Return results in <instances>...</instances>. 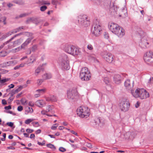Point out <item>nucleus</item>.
Masks as SVG:
<instances>
[{"label": "nucleus", "mask_w": 153, "mask_h": 153, "mask_svg": "<svg viewBox=\"0 0 153 153\" xmlns=\"http://www.w3.org/2000/svg\"><path fill=\"white\" fill-rule=\"evenodd\" d=\"M110 30L119 37H122L125 34L124 30L116 24L111 23L108 25Z\"/></svg>", "instance_id": "f257e3e1"}, {"label": "nucleus", "mask_w": 153, "mask_h": 153, "mask_svg": "<svg viewBox=\"0 0 153 153\" xmlns=\"http://www.w3.org/2000/svg\"><path fill=\"white\" fill-rule=\"evenodd\" d=\"M102 30L101 24L97 20H94L93 22L91 32L92 36H98Z\"/></svg>", "instance_id": "f03ea898"}, {"label": "nucleus", "mask_w": 153, "mask_h": 153, "mask_svg": "<svg viewBox=\"0 0 153 153\" xmlns=\"http://www.w3.org/2000/svg\"><path fill=\"white\" fill-rule=\"evenodd\" d=\"M91 74L88 68L85 67L82 68L80 73V77L81 80L84 81H88L90 79Z\"/></svg>", "instance_id": "7ed1b4c3"}, {"label": "nucleus", "mask_w": 153, "mask_h": 153, "mask_svg": "<svg viewBox=\"0 0 153 153\" xmlns=\"http://www.w3.org/2000/svg\"><path fill=\"white\" fill-rule=\"evenodd\" d=\"M59 59L61 62V65L62 68L66 70H68L70 67L67 56L66 55L63 54Z\"/></svg>", "instance_id": "20e7f679"}, {"label": "nucleus", "mask_w": 153, "mask_h": 153, "mask_svg": "<svg viewBox=\"0 0 153 153\" xmlns=\"http://www.w3.org/2000/svg\"><path fill=\"white\" fill-rule=\"evenodd\" d=\"M77 114L80 117L83 118L87 117L89 113V110L84 106H80L76 110Z\"/></svg>", "instance_id": "39448f33"}, {"label": "nucleus", "mask_w": 153, "mask_h": 153, "mask_svg": "<svg viewBox=\"0 0 153 153\" xmlns=\"http://www.w3.org/2000/svg\"><path fill=\"white\" fill-rule=\"evenodd\" d=\"M65 50L66 52L74 56L78 55L80 53L77 48L74 46L72 45L66 46Z\"/></svg>", "instance_id": "423d86ee"}, {"label": "nucleus", "mask_w": 153, "mask_h": 153, "mask_svg": "<svg viewBox=\"0 0 153 153\" xmlns=\"http://www.w3.org/2000/svg\"><path fill=\"white\" fill-rule=\"evenodd\" d=\"M129 101L126 98H123L120 103V108L122 111H127L130 107Z\"/></svg>", "instance_id": "0eeeda50"}, {"label": "nucleus", "mask_w": 153, "mask_h": 153, "mask_svg": "<svg viewBox=\"0 0 153 153\" xmlns=\"http://www.w3.org/2000/svg\"><path fill=\"white\" fill-rule=\"evenodd\" d=\"M145 61L148 64L153 62V52L151 51L146 52L144 57Z\"/></svg>", "instance_id": "6e6552de"}, {"label": "nucleus", "mask_w": 153, "mask_h": 153, "mask_svg": "<svg viewBox=\"0 0 153 153\" xmlns=\"http://www.w3.org/2000/svg\"><path fill=\"white\" fill-rule=\"evenodd\" d=\"M78 21L79 23L84 27H87L90 24L89 21L87 20V17L85 16L79 17Z\"/></svg>", "instance_id": "1a4fd4ad"}, {"label": "nucleus", "mask_w": 153, "mask_h": 153, "mask_svg": "<svg viewBox=\"0 0 153 153\" xmlns=\"http://www.w3.org/2000/svg\"><path fill=\"white\" fill-rule=\"evenodd\" d=\"M102 56L105 60L109 63H111L113 60V56L109 53H105L102 55Z\"/></svg>", "instance_id": "9d476101"}, {"label": "nucleus", "mask_w": 153, "mask_h": 153, "mask_svg": "<svg viewBox=\"0 0 153 153\" xmlns=\"http://www.w3.org/2000/svg\"><path fill=\"white\" fill-rule=\"evenodd\" d=\"M77 95V92L76 89L69 91L67 92V97L68 99L73 100Z\"/></svg>", "instance_id": "9b49d317"}, {"label": "nucleus", "mask_w": 153, "mask_h": 153, "mask_svg": "<svg viewBox=\"0 0 153 153\" xmlns=\"http://www.w3.org/2000/svg\"><path fill=\"white\" fill-rule=\"evenodd\" d=\"M33 39V38L32 37H30L28 38L26 41L23 43L21 45V47H19L18 48H16V52L22 49H25V47H26L28 44L30 43L31 40Z\"/></svg>", "instance_id": "f8f14e48"}, {"label": "nucleus", "mask_w": 153, "mask_h": 153, "mask_svg": "<svg viewBox=\"0 0 153 153\" xmlns=\"http://www.w3.org/2000/svg\"><path fill=\"white\" fill-rule=\"evenodd\" d=\"M140 93H139L140 97L141 99H146L149 97V94L143 88L140 89Z\"/></svg>", "instance_id": "ddd939ff"}, {"label": "nucleus", "mask_w": 153, "mask_h": 153, "mask_svg": "<svg viewBox=\"0 0 153 153\" xmlns=\"http://www.w3.org/2000/svg\"><path fill=\"white\" fill-rule=\"evenodd\" d=\"M26 22L27 24H29L31 22H32L33 23L35 24L36 25H37L39 23L40 21L38 20L37 18L32 17L27 18Z\"/></svg>", "instance_id": "4468645a"}, {"label": "nucleus", "mask_w": 153, "mask_h": 153, "mask_svg": "<svg viewBox=\"0 0 153 153\" xmlns=\"http://www.w3.org/2000/svg\"><path fill=\"white\" fill-rule=\"evenodd\" d=\"M134 82H131L129 79L126 80L124 82V85L126 88L128 90H130L133 87Z\"/></svg>", "instance_id": "2eb2a0df"}, {"label": "nucleus", "mask_w": 153, "mask_h": 153, "mask_svg": "<svg viewBox=\"0 0 153 153\" xmlns=\"http://www.w3.org/2000/svg\"><path fill=\"white\" fill-rule=\"evenodd\" d=\"M149 43L147 42L146 39L143 38L141 39V42L139 44L141 47L143 48H145L149 47Z\"/></svg>", "instance_id": "dca6fc26"}, {"label": "nucleus", "mask_w": 153, "mask_h": 153, "mask_svg": "<svg viewBox=\"0 0 153 153\" xmlns=\"http://www.w3.org/2000/svg\"><path fill=\"white\" fill-rule=\"evenodd\" d=\"M114 81L117 84H119L121 83L122 77L119 74H115L113 77Z\"/></svg>", "instance_id": "f3484780"}, {"label": "nucleus", "mask_w": 153, "mask_h": 153, "mask_svg": "<svg viewBox=\"0 0 153 153\" xmlns=\"http://www.w3.org/2000/svg\"><path fill=\"white\" fill-rule=\"evenodd\" d=\"M23 88L22 86H20L19 88L16 90H12L9 93L10 94L11 97H13V95L15 94L18 93Z\"/></svg>", "instance_id": "a211bd4d"}, {"label": "nucleus", "mask_w": 153, "mask_h": 153, "mask_svg": "<svg viewBox=\"0 0 153 153\" xmlns=\"http://www.w3.org/2000/svg\"><path fill=\"white\" fill-rule=\"evenodd\" d=\"M46 63L43 64L42 66L38 67L35 70V74L36 76L40 72V71L41 70L42 71L44 70V68L43 67V66L46 65Z\"/></svg>", "instance_id": "6ab92c4d"}, {"label": "nucleus", "mask_w": 153, "mask_h": 153, "mask_svg": "<svg viewBox=\"0 0 153 153\" xmlns=\"http://www.w3.org/2000/svg\"><path fill=\"white\" fill-rule=\"evenodd\" d=\"M140 88H138L136 89L135 91V92H134L132 90L131 91V93L133 95V96L135 98H137L139 97V93H140Z\"/></svg>", "instance_id": "aec40b11"}, {"label": "nucleus", "mask_w": 153, "mask_h": 153, "mask_svg": "<svg viewBox=\"0 0 153 153\" xmlns=\"http://www.w3.org/2000/svg\"><path fill=\"white\" fill-rule=\"evenodd\" d=\"M35 104L39 107H42L44 105H45V102L42 100L37 101Z\"/></svg>", "instance_id": "412c9836"}, {"label": "nucleus", "mask_w": 153, "mask_h": 153, "mask_svg": "<svg viewBox=\"0 0 153 153\" xmlns=\"http://www.w3.org/2000/svg\"><path fill=\"white\" fill-rule=\"evenodd\" d=\"M46 100L47 101H51L52 102H55L57 101V99L56 97L52 95L51 97L46 98Z\"/></svg>", "instance_id": "4be33fe9"}, {"label": "nucleus", "mask_w": 153, "mask_h": 153, "mask_svg": "<svg viewBox=\"0 0 153 153\" xmlns=\"http://www.w3.org/2000/svg\"><path fill=\"white\" fill-rule=\"evenodd\" d=\"M23 41V39L22 38H20L19 39H17L16 41H14L13 43V47L18 45L22 43Z\"/></svg>", "instance_id": "5701e85b"}, {"label": "nucleus", "mask_w": 153, "mask_h": 153, "mask_svg": "<svg viewBox=\"0 0 153 153\" xmlns=\"http://www.w3.org/2000/svg\"><path fill=\"white\" fill-rule=\"evenodd\" d=\"M52 76L51 74L49 73H46L43 74L42 76L43 79H49L51 78Z\"/></svg>", "instance_id": "b1692460"}, {"label": "nucleus", "mask_w": 153, "mask_h": 153, "mask_svg": "<svg viewBox=\"0 0 153 153\" xmlns=\"http://www.w3.org/2000/svg\"><path fill=\"white\" fill-rule=\"evenodd\" d=\"M24 27L23 26H21L18 27V28H16L15 29L13 30L14 32L15 33H16L17 32L20 31L21 30V29H24Z\"/></svg>", "instance_id": "393cba45"}, {"label": "nucleus", "mask_w": 153, "mask_h": 153, "mask_svg": "<svg viewBox=\"0 0 153 153\" xmlns=\"http://www.w3.org/2000/svg\"><path fill=\"white\" fill-rule=\"evenodd\" d=\"M13 2L15 3L18 4L20 5H23L24 4V2L22 0H19L14 1Z\"/></svg>", "instance_id": "a878e982"}, {"label": "nucleus", "mask_w": 153, "mask_h": 153, "mask_svg": "<svg viewBox=\"0 0 153 153\" xmlns=\"http://www.w3.org/2000/svg\"><path fill=\"white\" fill-rule=\"evenodd\" d=\"M13 30V31H9V32L6 33L5 34L4 36L5 38L7 37L8 36L11 35L12 34L14 33Z\"/></svg>", "instance_id": "bb28decb"}, {"label": "nucleus", "mask_w": 153, "mask_h": 153, "mask_svg": "<svg viewBox=\"0 0 153 153\" xmlns=\"http://www.w3.org/2000/svg\"><path fill=\"white\" fill-rule=\"evenodd\" d=\"M46 89L45 88L44 89H39L38 90H37L36 91V92H38L39 93L41 94H43L45 93Z\"/></svg>", "instance_id": "cd10ccee"}, {"label": "nucleus", "mask_w": 153, "mask_h": 153, "mask_svg": "<svg viewBox=\"0 0 153 153\" xmlns=\"http://www.w3.org/2000/svg\"><path fill=\"white\" fill-rule=\"evenodd\" d=\"M110 11H111V12H112L113 11V12H114V9H113V7L114 8V3L113 2H110Z\"/></svg>", "instance_id": "c85d7f7f"}, {"label": "nucleus", "mask_w": 153, "mask_h": 153, "mask_svg": "<svg viewBox=\"0 0 153 153\" xmlns=\"http://www.w3.org/2000/svg\"><path fill=\"white\" fill-rule=\"evenodd\" d=\"M131 134L129 136V138L131 139H133L136 135V134L134 131H131Z\"/></svg>", "instance_id": "c756f323"}, {"label": "nucleus", "mask_w": 153, "mask_h": 153, "mask_svg": "<svg viewBox=\"0 0 153 153\" xmlns=\"http://www.w3.org/2000/svg\"><path fill=\"white\" fill-rule=\"evenodd\" d=\"M31 49L32 52H34L37 50V45H33L31 48H30Z\"/></svg>", "instance_id": "7c9ffc66"}, {"label": "nucleus", "mask_w": 153, "mask_h": 153, "mask_svg": "<svg viewBox=\"0 0 153 153\" xmlns=\"http://www.w3.org/2000/svg\"><path fill=\"white\" fill-rule=\"evenodd\" d=\"M20 35V34H17L15 35L13 37H12L9 40L7 41L6 42V43H8L11 41L12 40H13L16 37V36H19Z\"/></svg>", "instance_id": "2f4dec72"}, {"label": "nucleus", "mask_w": 153, "mask_h": 153, "mask_svg": "<svg viewBox=\"0 0 153 153\" xmlns=\"http://www.w3.org/2000/svg\"><path fill=\"white\" fill-rule=\"evenodd\" d=\"M94 121L96 125H99L100 123L101 120L100 118H97L94 120Z\"/></svg>", "instance_id": "473e14b6"}, {"label": "nucleus", "mask_w": 153, "mask_h": 153, "mask_svg": "<svg viewBox=\"0 0 153 153\" xmlns=\"http://www.w3.org/2000/svg\"><path fill=\"white\" fill-rule=\"evenodd\" d=\"M47 146L48 147L52 149L53 148L54 149H55L56 148L51 143H49L47 145Z\"/></svg>", "instance_id": "72a5a7b5"}, {"label": "nucleus", "mask_w": 153, "mask_h": 153, "mask_svg": "<svg viewBox=\"0 0 153 153\" xmlns=\"http://www.w3.org/2000/svg\"><path fill=\"white\" fill-rule=\"evenodd\" d=\"M14 61H10L8 62H7L5 63V64L7 66H9L10 65H13V64Z\"/></svg>", "instance_id": "f704fd0d"}, {"label": "nucleus", "mask_w": 153, "mask_h": 153, "mask_svg": "<svg viewBox=\"0 0 153 153\" xmlns=\"http://www.w3.org/2000/svg\"><path fill=\"white\" fill-rule=\"evenodd\" d=\"M104 81L105 84L108 85L109 82V79L108 78L105 77L104 79Z\"/></svg>", "instance_id": "c9c22d12"}, {"label": "nucleus", "mask_w": 153, "mask_h": 153, "mask_svg": "<svg viewBox=\"0 0 153 153\" xmlns=\"http://www.w3.org/2000/svg\"><path fill=\"white\" fill-rule=\"evenodd\" d=\"M47 8V7L46 6L43 5L40 7V10L41 11H43L45 10Z\"/></svg>", "instance_id": "e433bc0d"}, {"label": "nucleus", "mask_w": 153, "mask_h": 153, "mask_svg": "<svg viewBox=\"0 0 153 153\" xmlns=\"http://www.w3.org/2000/svg\"><path fill=\"white\" fill-rule=\"evenodd\" d=\"M131 134V131H128L126 133V134H125V136L126 138H129V136Z\"/></svg>", "instance_id": "4c0bfd02"}, {"label": "nucleus", "mask_w": 153, "mask_h": 153, "mask_svg": "<svg viewBox=\"0 0 153 153\" xmlns=\"http://www.w3.org/2000/svg\"><path fill=\"white\" fill-rule=\"evenodd\" d=\"M43 79H39L37 81V83L39 85H40L43 82Z\"/></svg>", "instance_id": "58836bf2"}, {"label": "nucleus", "mask_w": 153, "mask_h": 153, "mask_svg": "<svg viewBox=\"0 0 153 153\" xmlns=\"http://www.w3.org/2000/svg\"><path fill=\"white\" fill-rule=\"evenodd\" d=\"M106 0H97L96 3L98 4H100L102 2H104Z\"/></svg>", "instance_id": "ea45409f"}, {"label": "nucleus", "mask_w": 153, "mask_h": 153, "mask_svg": "<svg viewBox=\"0 0 153 153\" xmlns=\"http://www.w3.org/2000/svg\"><path fill=\"white\" fill-rule=\"evenodd\" d=\"M4 112H6V113H10V114H13V115H16V114L13 113V112H12V111H9V110H5Z\"/></svg>", "instance_id": "a19ab883"}, {"label": "nucleus", "mask_w": 153, "mask_h": 153, "mask_svg": "<svg viewBox=\"0 0 153 153\" xmlns=\"http://www.w3.org/2000/svg\"><path fill=\"white\" fill-rule=\"evenodd\" d=\"M6 55V53L5 51L1 52L0 53V56L1 57L5 56Z\"/></svg>", "instance_id": "79ce46f5"}, {"label": "nucleus", "mask_w": 153, "mask_h": 153, "mask_svg": "<svg viewBox=\"0 0 153 153\" xmlns=\"http://www.w3.org/2000/svg\"><path fill=\"white\" fill-rule=\"evenodd\" d=\"M9 80V79H1V80H0V83H3L5 82H6L7 81Z\"/></svg>", "instance_id": "37998d69"}, {"label": "nucleus", "mask_w": 153, "mask_h": 153, "mask_svg": "<svg viewBox=\"0 0 153 153\" xmlns=\"http://www.w3.org/2000/svg\"><path fill=\"white\" fill-rule=\"evenodd\" d=\"M6 125L10 127H12L13 125V123L12 122H7Z\"/></svg>", "instance_id": "c03bdc74"}, {"label": "nucleus", "mask_w": 153, "mask_h": 153, "mask_svg": "<svg viewBox=\"0 0 153 153\" xmlns=\"http://www.w3.org/2000/svg\"><path fill=\"white\" fill-rule=\"evenodd\" d=\"M104 38L106 39H108L109 38L108 33L107 32H105L104 33Z\"/></svg>", "instance_id": "a18cd8bd"}, {"label": "nucleus", "mask_w": 153, "mask_h": 153, "mask_svg": "<svg viewBox=\"0 0 153 153\" xmlns=\"http://www.w3.org/2000/svg\"><path fill=\"white\" fill-rule=\"evenodd\" d=\"M45 141L44 140L42 141V143H41L38 141L37 143L38 145L40 146H44L45 144Z\"/></svg>", "instance_id": "49530a36"}, {"label": "nucleus", "mask_w": 153, "mask_h": 153, "mask_svg": "<svg viewBox=\"0 0 153 153\" xmlns=\"http://www.w3.org/2000/svg\"><path fill=\"white\" fill-rule=\"evenodd\" d=\"M31 49L30 48L27 50L26 51V54H30L31 53Z\"/></svg>", "instance_id": "de8ad7c7"}, {"label": "nucleus", "mask_w": 153, "mask_h": 153, "mask_svg": "<svg viewBox=\"0 0 153 153\" xmlns=\"http://www.w3.org/2000/svg\"><path fill=\"white\" fill-rule=\"evenodd\" d=\"M32 121V120L30 119H28L26 120L25 121V123L26 124H29Z\"/></svg>", "instance_id": "09e8293b"}, {"label": "nucleus", "mask_w": 153, "mask_h": 153, "mask_svg": "<svg viewBox=\"0 0 153 153\" xmlns=\"http://www.w3.org/2000/svg\"><path fill=\"white\" fill-rule=\"evenodd\" d=\"M59 151L61 152H64L66 151V149L62 147H60L59 149Z\"/></svg>", "instance_id": "8fccbe9b"}, {"label": "nucleus", "mask_w": 153, "mask_h": 153, "mask_svg": "<svg viewBox=\"0 0 153 153\" xmlns=\"http://www.w3.org/2000/svg\"><path fill=\"white\" fill-rule=\"evenodd\" d=\"M87 48L89 50H92L93 49L92 46L91 44H89L87 46Z\"/></svg>", "instance_id": "3c124183"}, {"label": "nucleus", "mask_w": 153, "mask_h": 153, "mask_svg": "<svg viewBox=\"0 0 153 153\" xmlns=\"http://www.w3.org/2000/svg\"><path fill=\"white\" fill-rule=\"evenodd\" d=\"M26 131L28 133H31L33 132L34 131V130L33 129H31L29 128H28L26 130Z\"/></svg>", "instance_id": "603ef678"}, {"label": "nucleus", "mask_w": 153, "mask_h": 153, "mask_svg": "<svg viewBox=\"0 0 153 153\" xmlns=\"http://www.w3.org/2000/svg\"><path fill=\"white\" fill-rule=\"evenodd\" d=\"M57 124L56 123L54 124L51 127V129L52 130H55L56 129L57 126H55V125H57Z\"/></svg>", "instance_id": "864d4df0"}, {"label": "nucleus", "mask_w": 153, "mask_h": 153, "mask_svg": "<svg viewBox=\"0 0 153 153\" xmlns=\"http://www.w3.org/2000/svg\"><path fill=\"white\" fill-rule=\"evenodd\" d=\"M23 109V107L22 106H19L17 108V110L18 111H21Z\"/></svg>", "instance_id": "5fc2aeb1"}, {"label": "nucleus", "mask_w": 153, "mask_h": 153, "mask_svg": "<svg viewBox=\"0 0 153 153\" xmlns=\"http://www.w3.org/2000/svg\"><path fill=\"white\" fill-rule=\"evenodd\" d=\"M28 109L27 110L28 113L30 112V113H32L33 112V109L32 108L28 107Z\"/></svg>", "instance_id": "6e6d98bb"}, {"label": "nucleus", "mask_w": 153, "mask_h": 153, "mask_svg": "<svg viewBox=\"0 0 153 153\" xmlns=\"http://www.w3.org/2000/svg\"><path fill=\"white\" fill-rule=\"evenodd\" d=\"M4 108L7 110L10 109H11V105L6 106L4 107Z\"/></svg>", "instance_id": "4d7b16f0"}, {"label": "nucleus", "mask_w": 153, "mask_h": 153, "mask_svg": "<svg viewBox=\"0 0 153 153\" xmlns=\"http://www.w3.org/2000/svg\"><path fill=\"white\" fill-rule=\"evenodd\" d=\"M148 83H153V77L150 78L148 82Z\"/></svg>", "instance_id": "13d9d810"}, {"label": "nucleus", "mask_w": 153, "mask_h": 153, "mask_svg": "<svg viewBox=\"0 0 153 153\" xmlns=\"http://www.w3.org/2000/svg\"><path fill=\"white\" fill-rule=\"evenodd\" d=\"M2 19H3V22L4 23V25H6V17H5V16H4V17H2Z\"/></svg>", "instance_id": "bf43d9fd"}, {"label": "nucleus", "mask_w": 153, "mask_h": 153, "mask_svg": "<svg viewBox=\"0 0 153 153\" xmlns=\"http://www.w3.org/2000/svg\"><path fill=\"white\" fill-rule=\"evenodd\" d=\"M8 72V71L5 69H2L1 70V73L2 74H6Z\"/></svg>", "instance_id": "052dcab7"}, {"label": "nucleus", "mask_w": 153, "mask_h": 153, "mask_svg": "<svg viewBox=\"0 0 153 153\" xmlns=\"http://www.w3.org/2000/svg\"><path fill=\"white\" fill-rule=\"evenodd\" d=\"M20 101L22 103V104L24 105H25V103H26V100H24L22 99L20 100Z\"/></svg>", "instance_id": "680f3d73"}, {"label": "nucleus", "mask_w": 153, "mask_h": 153, "mask_svg": "<svg viewBox=\"0 0 153 153\" xmlns=\"http://www.w3.org/2000/svg\"><path fill=\"white\" fill-rule=\"evenodd\" d=\"M2 103L3 105H5L7 104V102L4 99H3L2 100Z\"/></svg>", "instance_id": "e2e57ef3"}, {"label": "nucleus", "mask_w": 153, "mask_h": 153, "mask_svg": "<svg viewBox=\"0 0 153 153\" xmlns=\"http://www.w3.org/2000/svg\"><path fill=\"white\" fill-rule=\"evenodd\" d=\"M41 130L40 129H39L36 130V131L35 132L36 134H38L40 133L41 132Z\"/></svg>", "instance_id": "0e129e2a"}, {"label": "nucleus", "mask_w": 153, "mask_h": 153, "mask_svg": "<svg viewBox=\"0 0 153 153\" xmlns=\"http://www.w3.org/2000/svg\"><path fill=\"white\" fill-rule=\"evenodd\" d=\"M8 87L10 89L14 87V85L13 84H11L10 85H9Z\"/></svg>", "instance_id": "69168bd1"}, {"label": "nucleus", "mask_w": 153, "mask_h": 153, "mask_svg": "<svg viewBox=\"0 0 153 153\" xmlns=\"http://www.w3.org/2000/svg\"><path fill=\"white\" fill-rule=\"evenodd\" d=\"M26 16V14L25 13L22 14H20L19 15V17L21 18H22V17L25 16Z\"/></svg>", "instance_id": "338daca9"}, {"label": "nucleus", "mask_w": 153, "mask_h": 153, "mask_svg": "<svg viewBox=\"0 0 153 153\" xmlns=\"http://www.w3.org/2000/svg\"><path fill=\"white\" fill-rule=\"evenodd\" d=\"M28 105L31 107L33 106L34 105V104L31 102H29Z\"/></svg>", "instance_id": "774afa93"}]
</instances>
